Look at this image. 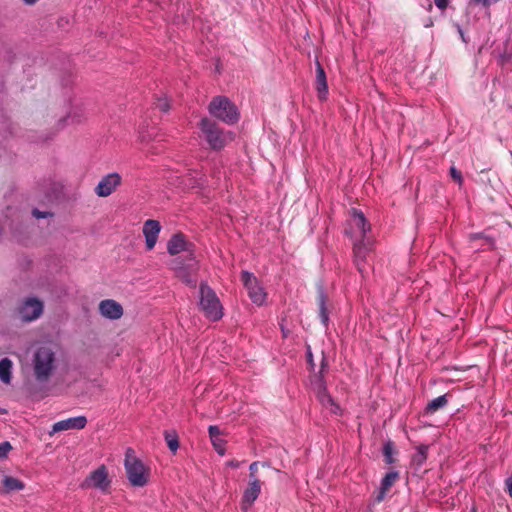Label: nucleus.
Segmentation results:
<instances>
[{
	"label": "nucleus",
	"mask_w": 512,
	"mask_h": 512,
	"mask_svg": "<svg viewBox=\"0 0 512 512\" xmlns=\"http://www.w3.org/2000/svg\"><path fill=\"white\" fill-rule=\"evenodd\" d=\"M167 250L170 255H178L181 252L186 253V258L177 257L170 263L171 268L187 285L195 286L196 271L198 269L197 261L192 250V244L186 241L182 234L173 235L167 243Z\"/></svg>",
	"instance_id": "f257e3e1"
},
{
	"label": "nucleus",
	"mask_w": 512,
	"mask_h": 512,
	"mask_svg": "<svg viewBox=\"0 0 512 512\" xmlns=\"http://www.w3.org/2000/svg\"><path fill=\"white\" fill-rule=\"evenodd\" d=\"M369 232L370 224L364 213L357 208H351L347 220L346 234L353 240V249L358 265V261L364 259L371 248L372 242L368 236Z\"/></svg>",
	"instance_id": "f03ea898"
},
{
	"label": "nucleus",
	"mask_w": 512,
	"mask_h": 512,
	"mask_svg": "<svg viewBox=\"0 0 512 512\" xmlns=\"http://www.w3.org/2000/svg\"><path fill=\"white\" fill-rule=\"evenodd\" d=\"M31 366L33 374L39 383L47 382L56 368V355L49 346L36 348L32 355Z\"/></svg>",
	"instance_id": "7ed1b4c3"
},
{
	"label": "nucleus",
	"mask_w": 512,
	"mask_h": 512,
	"mask_svg": "<svg viewBox=\"0 0 512 512\" xmlns=\"http://www.w3.org/2000/svg\"><path fill=\"white\" fill-rule=\"evenodd\" d=\"M124 468L127 479L133 487H144L150 479V468L136 456L134 449L125 451Z\"/></svg>",
	"instance_id": "20e7f679"
},
{
	"label": "nucleus",
	"mask_w": 512,
	"mask_h": 512,
	"mask_svg": "<svg viewBox=\"0 0 512 512\" xmlns=\"http://www.w3.org/2000/svg\"><path fill=\"white\" fill-rule=\"evenodd\" d=\"M199 128L212 150H221L234 139V134L231 131L223 130L208 118L201 120Z\"/></svg>",
	"instance_id": "39448f33"
},
{
	"label": "nucleus",
	"mask_w": 512,
	"mask_h": 512,
	"mask_svg": "<svg viewBox=\"0 0 512 512\" xmlns=\"http://www.w3.org/2000/svg\"><path fill=\"white\" fill-rule=\"evenodd\" d=\"M199 306L205 316L211 321H217L223 316V307L219 298L206 283L200 284Z\"/></svg>",
	"instance_id": "423d86ee"
},
{
	"label": "nucleus",
	"mask_w": 512,
	"mask_h": 512,
	"mask_svg": "<svg viewBox=\"0 0 512 512\" xmlns=\"http://www.w3.org/2000/svg\"><path fill=\"white\" fill-rule=\"evenodd\" d=\"M208 110L213 117L227 124H234L239 119L236 106L225 96L214 97L208 106Z\"/></svg>",
	"instance_id": "0eeeda50"
},
{
	"label": "nucleus",
	"mask_w": 512,
	"mask_h": 512,
	"mask_svg": "<svg viewBox=\"0 0 512 512\" xmlns=\"http://www.w3.org/2000/svg\"><path fill=\"white\" fill-rule=\"evenodd\" d=\"M111 485L112 478L108 468L105 465H100L89 473L80 486L82 489H94L106 495L110 493Z\"/></svg>",
	"instance_id": "6e6552de"
},
{
	"label": "nucleus",
	"mask_w": 512,
	"mask_h": 512,
	"mask_svg": "<svg viewBox=\"0 0 512 512\" xmlns=\"http://www.w3.org/2000/svg\"><path fill=\"white\" fill-rule=\"evenodd\" d=\"M241 280L252 302L256 305H262L266 300V292L259 284L257 278L252 273L243 271L241 273Z\"/></svg>",
	"instance_id": "1a4fd4ad"
},
{
	"label": "nucleus",
	"mask_w": 512,
	"mask_h": 512,
	"mask_svg": "<svg viewBox=\"0 0 512 512\" xmlns=\"http://www.w3.org/2000/svg\"><path fill=\"white\" fill-rule=\"evenodd\" d=\"M43 312V303L36 298H28L20 307L19 313L22 320L33 321Z\"/></svg>",
	"instance_id": "9d476101"
},
{
	"label": "nucleus",
	"mask_w": 512,
	"mask_h": 512,
	"mask_svg": "<svg viewBox=\"0 0 512 512\" xmlns=\"http://www.w3.org/2000/svg\"><path fill=\"white\" fill-rule=\"evenodd\" d=\"M160 231L161 225L159 221L148 219L144 222L142 232L145 237L147 250H152L155 247Z\"/></svg>",
	"instance_id": "9b49d317"
},
{
	"label": "nucleus",
	"mask_w": 512,
	"mask_h": 512,
	"mask_svg": "<svg viewBox=\"0 0 512 512\" xmlns=\"http://www.w3.org/2000/svg\"><path fill=\"white\" fill-rule=\"evenodd\" d=\"M86 424L87 419L85 416H77L64 419L53 424L52 430L50 431V435H53L61 431L80 430L83 429L86 426Z\"/></svg>",
	"instance_id": "f8f14e48"
},
{
	"label": "nucleus",
	"mask_w": 512,
	"mask_h": 512,
	"mask_svg": "<svg viewBox=\"0 0 512 512\" xmlns=\"http://www.w3.org/2000/svg\"><path fill=\"white\" fill-rule=\"evenodd\" d=\"M99 311L103 317L111 320L119 319L123 315L122 306L112 299L102 300L99 303Z\"/></svg>",
	"instance_id": "ddd939ff"
},
{
	"label": "nucleus",
	"mask_w": 512,
	"mask_h": 512,
	"mask_svg": "<svg viewBox=\"0 0 512 512\" xmlns=\"http://www.w3.org/2000/svg\"><path fill=\"white\" fill-rule=\"evenodd\" d=\"M121 176L114 172L104 176L95 188V192H113L121 184Z\"/></svg>",
	"instance_id": "4468645a"
},
{
	"label": "nucleus",
	"mask_w": 512,
	"mask_h": 512,
	"mask_svg": "<svg viewBox=\"0 0 512 512\" xmlns=\"http://www.w3.org/2000/svg\"><path fill=\"white\" fill-rule=\"evenodd\" d=\"M261 492V483L258 478L249 480L248 487L245 489L243 494V508L247 509L254 501L258 498Z\"/></svg>",
	"instance_id": "2eb2a0df"
},
{
	"label": "nucleus",
	"mask_w": 512,
	"mask_h": 512,
	"mask_svg": "<svg viewBox=\"0 0 512 512\" xmlns=\"http://www.w3.org/2000/svg\"><path fill=\"white\" fill-rule=\"evenodd\" d=\"M315 87L317 90L318 98L323 101L327 98L328 85L326 80V74L321 64L316 62V81Z\"/></svg>",
	"instance_id": "dca6fc26"
},
{
	"label": "nucleus",
	"mask_w": 512,
	"mask_h": 512,
	"mask_svg": "<svg viewBox=\"0 0 512 512\" xmlns=\"http://www.w3.org/2000/svg\"><path fill=\"white\" fill-rule=\"evenodd\" d=\"M317 397L324 408L333 414L339 413L340 407L334 402L324 386L319 387Z\"/></svg>",
	"instance_id": "f3484780"
},
{
	"label": "nucleus",
	"mask_w": 512,
	"mask_h": 512,
	"mask_svg": "<svg viewBox=\"0 0 512 512\" xmlns=\"http://www.w3.org/2000/svg\"><path fill=\"white\" fill-rule=\"evenodd\" d=\"M13 363L8 358L0 360V380L5 384H10L12 378Z\"/></svg>",
	"instance_id": "a211bd4d"
},
{
	"label": "nucleus",
	"mask_w": 512,
	"mask_h": 512,
	"mask_svg": "<svg viewBox=\"0 0 512 512\" xmlns=\"http://www.w3.org/2000/svg\"><path fill=\"white\" fill-rule=\"evenodd\" d=\"M2 484L4 487V491L6 493L12 492V491H20L23 490L25 485L22 481L19 479L12 477V476H5L2 480Z\"/></svg>",
	"instance_id": "6ab92c4d"
},
{
	"label": "nucleus",
	"mask_w": 512,
	"mask_h": 512,
	"mask_svg": "<svg viewBox=\"0 0 512 512\" xmlns=\"http://www.w3.org/2000/svg\"><path fill=\"white\" fill-rule=\"evenodd\" d=\"M447 402H448V400H447L446 395H441V396L433 399L432 401H430L427 404L426 411H427V413L432 414V413L436 412L437 410H439L440 408H443L447 404Z\"/></svg>",
	"instance_id": "aec40b11"
},
{
	"label": "nucleus",
	"mask_w": 512,
	"mask_h": 512,
	"mask_svg": "<svg viewBox=\"0 0 512 512\" xmlns=\"http://www.w3.org/2000/svg\"><path fill=\"white\" fill-rule=\"evenodd\" d=\"M318 302H319V316H320L321 323L324 326H327L328 321H329V316H328V312H327L326 305H325L326 297L322 292L319 294Z\"/></svg>",
	"instance_id": "412c9836"
},
{
	"label": "nucleus",
	"mask_w": 512,
	"mask_h": 512,
	"mask_svg": "<svg viewBox=\"0 0 512 512\" xmlns=\"http://www.w3.org/2000/svg\"><path fill=\"white\" fill-rule=\"evenodd\" d=\"M165 440H166L168 448L172 452L175 453L177 451V449L179 448V442H178L177 436L175 434L166 433Z\"/></svg>",
	"instance_id": "4be33fe9"
},
{
	"label": "nucleus",
	"mask_w": 512,
	"mask_h": 512,
	"mask_svg": "<svg viewBox=\"0 0 512 512\" xmlns=\"http://www.w3.org/2000/svg\"><path fill=\"white\" fill-rule=\"evenodd\" d=\"M212 445L214 449L217 451L218 454L224 455L225 454V440L222 437H213L210 438Z\"/></svg>",
	"instance_id": "5701e85b"
},
{
	"label": "nucleus",
	"mask_w": 512,
	"mask_h": 512,
	"mask_svg": "<svg viewBox=\"0 0 512 512\" xmlns=\"http://www.w3.org/2000/svg\"><path fill=\"white\" fill-rule=\"evenodd\" d=\"M11 449H12V446H11L10 442L4 441V442L0 443V458H5Z\"/></svg>",
	"instance_id": "b1692460"
},
{
	"label": "nucleus",
	"mask_w": 512,
	"mask_h": 512,
	"mask_svg": "<svg viewBox=\"0 0 512 512\" xmlns=\"http://www.w3.org/2000/svg\"><path fill=\"white\" fill-rule=\"evenodd\" d=\"M399 473L397 471H386V488L392 485L398 478Z\"/></svg>",
	"instance_id": "393cba45"
},
{
	"label": "nucleus",
	"mask_w": 512,
	"mask_h": 512,
	"mask_svg": "<svg viewBox=\"0 0 512 512\" xmlns=\"http://www.w3.org/2000/svg\"><path fill=\"white\" fill-rule=\"evenodd\" d=\"M450 176L454 181L462 183V174L454 166L450 168Z\"/></svg>",
	"instance_id": "a878e982"
},
{
	"label": "nucleus",
	"mask_w": 512,
	"mask_h": 512,
	"mask_svg": "<svg viewBox=\"0 0 512 512\" xmlns=\"http://www.w3.org/2000/svg\"><path fill=\"white\" fill-rule=\"evenodd\" d=\"M156 105H157V108L162 112H167L170 108V105H169L167 99H158Z\"/></svg>",
	"instance_id": "bb28decb"
},
{
	"label": "nucleus",
	"mask_w": 512,
	"mask_h": 512,
	"mask_svg": "<svg viewBox=\"0 0 512 512\" xmlns=\"http://www.w3.org/2000/svg\"><path fill=\"white\" fill-rule=\"evenodd\" d=\"M208 432H209V436L210 438H213V437H221L222 435V432L221 430L219 429L218 426H215V425H211L209 426L208 428Z\"/></svg>",
	"instance_id": "cd10ccee"
},
{
	"label": "nucleus",
	"mask_w": 512,
	"mask_h": 512,
	"mask_svg": "<svg viewBox=\"0 0 512 512\" xmlns=\"http://www.w3.org/2000/svg\"><path fill=\"white\" fill-rule=\"evenodd\" d=\"M258 466H259V462H253V463L250 464V466H249V471H250L249 480H252L253 478H257L256 477V473L258 471Z\"/></svg>",
	"instance_id": "c85d7f7f"
},
{
	"label": "nucleus",
	"mask_w": 512,
	"mask_h": 512,
	"mask_svg": "<svg viewBox=\"0 0 512 512\" xmlns=\"http://www.w3.org/2000/svg\"><path fill=\"white\" fill-rule=\"evenodd\" d=\"M32 215L37 218V219H40V218H47L49 216H52V214L50 212H47V211H40L38 209H33L32 211Z\"/></svg>",
	"instance_id": "c756f323"
},
{
	"label": "nucleus",
	"mask_w": 512,
	"mask_h": 512,
	"mask_svg": "<svg viewBox=\"0 0 512 512\" xmlns=\"http://www.w3.org/2000/svg\"><path fill=\"white\" fill-rule=\"evenodd\" d=\"M384 499V477L381 478L380 480V486H379V490H378V495L376 497V500L378 502L382 501Z\"/></svg>",
	"instance_id": "7c9ffc66"
},
{
	"label": "nucleus",
	"mask_w": 512,
	"mask_h": 512,
	"mask_svg": "<svg viewBox=\"0 0 512 512\" xmlns=\"http://www.w3.org/2000/svg\"><path fill=\"white\" fill-rule=\"evenodd\" d=\"M386 463L392 462V445L390 442H386Z\"/></svg>",
	"instance_id": "2f4dec72"
},
{
	"label": "nucleus",
	"mask_w": 512,
	"mask_h": 512,
	"mask_svg": "<svg viewBox=\"0 0 512 512\" xmlns=\"http://www.w3.org/2000/svg\"><path fill=\"white\" fill-rule=\"evenodd\" d=\"M80 118H81V115L80 114H69L66 118L67 121H69L70 123H76V122H79L80 121Z\"/></svg>",
	"instance_id": "473e14b6"
},
{
	"label": "nucleus",
	"mask_w": 512,
	"mask_h": 512,
	"mask_svg": "<svg viewBox=\"0 0 512 512\" xmlns=\"http://www.w3.org/2000/svg\"><path fill=\"white\" fill-rule=\"evenodd\" d=\"M434 2L435 5L441 10H444L449 4V0H434Z\"/></svg>",
	"instance_id": "72a5a7b5"
},
{
	"label": "nucleus",
	"mask_w": 512,
	"mask_h": 512,
	"mask_svg": "<svg viewBox=\"0 0 512 512\" xmlns=\"http://www.w3.org/2000/svg\"><path fill=\"white\" fill-rule=\"evenodd\" d=\"M240 464H241V463H240L239 461H237V460H230V461H228V462H227V464H226V465H227L228 467H231V468L237 469V468H239Z\"/></svg>",
	"instance_id": "f704fd0d"
},
{
	"label": "nucleus",
	"mask_w": 512,
	"mask_h": 512,
	"mask_svg": "<svg viewBox=\"0 0 512 512\" xmlns=\"http://www.w3.org/2000/svg\"><path fill=\"white\" fill-rule=\"evenodd\" d=\"M506 486H507L509 495L512 497V473H511V476L506 480Z\"/></svg>",
	"instance_id": "c9c22d12"
},
{
	"label": "nucleus",
	"mask_w": 512,
	"mask_h": 512,
	"mask_svg": "<svg viewBox=\"0 0 512 512\" xmlns=\"http://www.w3.org/2000/svg\"><path fill=\"white\" fill-rule=\"evenodd\" d=\"M481 237H482V235H481V234H474V235H472V239H473V240L479 239V238H481Z\"/></svg>",
	"instance_id": "e433bc0d"
},
{
	"label": "nucleus",
	"mask_w": 512,
	"mask_h": 512,
	"mask_svg": "<svg viewBox=\"0 0 512 512\" xmlns=\"http://www.w3.org/2000/svg\"><path fill=\"white\" fill-rule=\"evenodd\" d=\"M27 4H34L37 0H23Z\"/></svg>",
	"instance_id": "4c0bfd02"
},
{
	"label": "nucleus",
	"mask_w": 512,
	"mask_h": 512,
	"mask_svg": "<svg viewBox=\"0 0 512 512\" xmlns=\"http://www.w3.org/2000/svg\"><path fill=\"white\" fill-rule=\"evenodd\" d=\"M307 356H308L309 360L312 359V353H311V351L309 349H308V352H307Z\"/></svg>",
	"instance_id": "58836bf2"
},
{
	"label": "nucleus",
	"mask_w": 512,
	"mask_h": 512,
	"mask_svg": "<svg viewBox=\"0 0 512 512\" xmlns=\"http://www.w3.org/2000/svg\"><path fill=\"white\" fill-rule=\"evenodd\" d=\"M100 196H107L108 194H104V193H101L99 194Z\"/></svg>",
	"instance_id": "ea45409f"
}]
</instances>
